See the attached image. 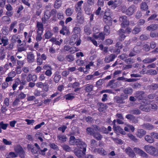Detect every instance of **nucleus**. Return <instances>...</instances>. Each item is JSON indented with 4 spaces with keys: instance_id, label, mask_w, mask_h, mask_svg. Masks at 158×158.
I'll use <instances>...</instances> for the list:
<instances>
[{
    "instance_id": "20",
    "label": "nucleus",
    "mask_w": 158,
    "mask_h": 158,
    "mask_svg": "<svg viewBox=\"0 0 158 158\" xmlns=\"http://www.w3.org/2000/svg\"><path fill=\"white\" fill-rule=\"evenodd\" d=\"M74 10L73 8L68 7L65 10L64 13L67 16H70L73 14Z\"/></svg>"
},
{
    "instance_id": "55",
    "label": "nucleus",
    "mask_w": 158,
    "mask_h": 158,
    "mask_svg": "<svg viewBox=\"0 0 158 158\" xmlns=\"http://www.w3.org/2000/svg\"><path fill=\"white\" fill-rule=\"evenodd\" d=\"M114 7H116L120 6L122 2V0H114Z\"/></svg>"
},
{
    "instance_id": "43",
    "label": "nucleus",
    "mask_w": 158,
    "mask_h": 158,
    "mask_svg": "<svg viewBox=\"0 0 158 158\" xmlns=\"http://www.w3.org/2000/svg\"><path fill=\"white\" fill-rule=\"evenodd\" d=\"M61 147L63 148L64 150L66 152H70L72 151L70 147L68 145L66 144H63L61 145Z\"/></svg>"
},
{
    "instance_id": "10",
    "label": "nucleus",
    "mask_w": 158,
    "mask_h": 158,
    "mask_svg": "<svg viewBox=\"0 0 158 158\" xmlns=\"http://www.w3.org/2000/svg\"><path fill=\"white\" fill-rule=\"evenodd\" d=\"M15 150L21 158H23L25 157V153L22 147H17L15 148Z\"/></svg>"
},
{
    "instance_id": "13",
    "label": "nucleus",
    "mask_w": 158,
    "mask_h": 158,
    "mask_svg": "<svg viewBox=\"0 0 158 158\" xmlns=\"http://www.w3.org/2000/svg\"><path fill=\"white\" fill-rule=\"evenodd\" d=\"M46 11L45 12L44 17V19L46 20H48L51 17V15L49 10L51 9V6L50 5L47 6L46 7Z\"/></svg>"
},
{
    "instance_id": "9",
    "label": "nucleus",
    "mask_w": 158,
    "mask_h": 158,
    "mask_svg": "<svg viewBox=\"0 0 158 158\" xmlns=\"http://www.w3.org/2000/svg\"><path fill=\"white\" fill-rule=\"evenodd\" d=\"M116 57L117 55L114 54H111L110 55L106 56L104 58V61L106 63H109L113 61Z\"/></svg>"
},
{
    "instance_id": "60",
    "label": "nucleus",
    "mask_w": 158,
    "mask_h": 158,
    "mask_svg": "<svg viewBox=\"0 0 158 158\" xmlns=\"http://www.w3.org/2000/svg\"><path fill=\"white\" fill-rule=\"evenodd\" d=\"M8 125V124L7 123L4 124L3 121H2L0 122V126L2 129L4 130L6 129Z\"/></svg>"
},
{
    "instance_id": "34",
    "label": "nucleus",
    "mask_w": 158,
    "mask_h": 158,
    "mask_svg": "<svg viewBox=\"0 0 158 158\" xmlns=\"http://www.w3.org/2000/svg\"><path fill=\"white\" fill-rule=\"evenodd\" d=\"M77 139H76L73 136L70 137L69 140V143L70 145H75L76 144V141Z\"/></svg>"
},
{
    "instance_id": "40",
    "label": "nucleus",
    "mask_w": 158,
    "mask_h": 158,
    "mask_svg": "<svg viewBox=\"0 0 158 158\" xmlns=\"http://www.w3.org/2000/svg\"><path fill=\"white\" fill-rule=\"evenodd\" d=\"M110 26L111 25H106L104 27V32L105 35H108L110 33Z\"/></svg>"
},
{
    "instance_id": "47",
    "label": "nucleus",
    "mask_w": 158,
    "mask_h": 158,
    "mask_svg": "<svg viewBox=\"0 0 158 158\" xmlns=\"http://www.w3.org/2000/svg\"><path fill=\"white\" fill-rule=\"evenodd\" d=\"M53 35V33L50 31H48L44 34L45 38L46 39H49L51 38Z\"/></svg>"
},
{
    "instance_id": "59",
    "label": "nucleus",
    "mask_w": 158,
    "mask_h": 158,
    "mask_svg": "<svg viewBox=\"0 0 158 158\" xmlns=\"http://www.w3.org/2000/svg\"><path fill=\"white\" fill-rule=\"evenodd\" d=\"M141 31V28L138 27H135L132 31V33L134 34L138 33Z\"/></svg>"
},
{
    "instance_id": "14",
    "label": "nucleus",
    "mask_w": 158,
    "mask_h": 158,
    "mask_svg": "<svg viewBox=\"0 0 158 158\" xmlns=\"http://www.w3.org/2000/svg\"><path fill=\"white\" fill-rule=\"evenodd\" d=\"M146 134V131L143 129H138L136 132V136L140 138H142Z\"/></svg>"
},
{
    "instance_id": "17",
    "label": "nucleus",
    "mask_w": 158,
    "mask_h": 158,
    "mask_svg": "<svg viewBox=\"0 0 158 158\" xmlns=\"http://www.w3.org/2000/svg\"><path fill=\"white\" fill-rule=\"evenodd\" d=\"M75 145H76L78 148H81V146H83V147L85 148L87 147V145L85 142L81 140V139H77L76 141V144Z\"/></svg>"
},
{
    "instance_id": "27",
    "label": "nucleus",
    "mask_w": 158,
    "mask_h": 158,
    "mask_svg": "<svg viewBox=\"0 0 158 158\" xmlns=\"http://www.w3.org/2000/svg\"><path fill=\"white\" fill-rule=\"evenodd\" d=\"M145 140L149 143H152L154 141V139L151 135H146L144 137Z\"/></svg>"
},
{
    "instance_id": "38",
    "label": "nucleus",
    "mask_w": 158,
    "mask_h": 158,
    "mask_svg": "<svg viewBox=\"0 0 158 158\" xmlns=\"http://www.w3.org/2000/svg\"><path fill=\"white\" fill-rule=\"evenodd\" d=\"M133 92V89L131 87H128L125 88L123 90L124 93L131 95Z\"/></svg>"
},
{
    "instance_id": "48",
    "label": "nucleus",
    "mask_w": 158,
    "mask_h": 158,
    "mask_svg": "<svg viewBox=\"0 0 158 158\" xmlns=\"http://www.w3.org/2000/svg\"><path fill=\"white\" fill-rule=\"evenodd\" d=\"M28 148H30L31 151L33 154H37L38 153V150L33 147V146L30 145H28Z\"/></svg>"
},
{
    "instance_id": "42",
    "label": "nucleus",
    "mask_w": 158,
    "mask_h": 158,
    "mask_svg": "<svg viewBox=\"0 0 158 158\" xmlns=\"http://www.w3.org/2000/svg\"><path fill=\"white\" fill-rule=\"evenodd\" d=\"M146 73L148 75H154L157 74V73L155 70L150 69L147 71Z\"/></svg>"
},
{
    "instance_id": "7",
    "label": "nucleus",
    "mask_w": 158,
    "mask_h": 158,
    "mask_svg": "<svg viewBox=\"0 0 158 158\" xmlns=\"http://www.w3.org/2000/svg\"><path fill=\"white\" fill-rule=\"evenodd\" d=\"M135 95V97L138 100H143L145 98L146 96L144 92L142 91H137Z\"/></svg>"
},
{
    "instance_id": "52",
    "label": "nucleus",
    "mask_w": 158,
    "mask_h": 158,
    "mask_svg": "<svg viewBox=\"0 0 158 158\" xmlns=\"http://www.w3.org/2000/svg\"><path fill=\"white\" fill-rule=\"evenodd\" d=\"M18 156V155L16 154L14 152H10L9 154L7 155L6 158H14Z\"/></svg>"
},
{
    "instance_id": "2",
    "label": "nucleus",
    "mask_w": 158,
    "mask_h": 158,
    "mask_svg": "<svg viewBox=\"0 0 158 158\" xmlns=\"http://www.w3.org/2000/svg\"><path fill=\"white\" fill-rule=\"evenodd\" d=\"M128 96L125 94H122L120 96H116L114 98V102L120 104H124L125 103L124 100L128 98Z\"/></svg>"
},
{
    "instance_id": "58",
    "label": "nucleus",
    "mask_w": 158,
    "mask_h": 158,
    "mask_svg": "<svg viewBox=\"0 0 158 158\" xmlns=\"http://www.w3.org/2000/svg\"><path fill=\"white\" fill-rule=\"evenodd\" d=\"M99 132L106 134H108V133L107 128L103 126L100 127Z\"/></svg>"
},
{
    "instance_id": "21",
    "label": "nucleus",
    "mask_w": 158,
    "mask_h": 158,
    "mask_svg": "<svg viewBox=\"0 0 158 158\" xmlns=\"http://www.w3.org/2000/svg\"><path fill=\"white\" fill-rule=\"evenodd\" d=\"M37 76L35 75L29 74L27 78V80L28 82H29L31 81H35L37 80Z\"/></svg>"
},
{
    "instance_id": "56",
    "label": "nucleus",
    "mask_w": 158,
    "mask_h": 158,
    "mask_svg": "<svg viewBox=\"0 0 158 158\" xmlns=\"http://www.w3.org/2000/svg\"><path fill=\"white\" fill-rule=\"evenodd\" d=\"M80 85L79 82H75L73 84H70L69 85V87L71 86L73 88H76L77 87H78Z\"/></svg>"
},
{
    "instance_id": "36",
    "label": "nucleus",
    "mask_w": 158,
    "mask_h": 158,
    "mask_svg": "<svg viewBox=\"0 0 158 158\" xmlns=\"http://www.w3.org/2000/svg\"><path fill=\"white\" fill-rule=\"evenodd\" d=\"M149 38V36L148 34H142L139 37V39L142 41L147 40Z\"/></svg>"
},
{
    "instance_id": "25",
    "label": "nucleus",
    "mask_w": 158,
    "mask_h": 158,
    "mask_svg": "<svg viewBox=\"0 0 158 158\" xmlns=\"http://www.w3.org/2000/svg\"><path fill=\"white\" fill-rule=\"evenodd\" d=\"M62 4L61 0H56L54 2V7L56 9H58L61 6Z\"/></svg>"
},
{
    "instance_id": "41",
    "label": "nucleus",
    "mask_w": 158,
    "mask_h": 158,
    "mask_svg": "<svg viewBox=\"0 0 158 158\" xmlns=\"http://www.w3.org/2000/svg\"><path fill=\"white\" fill-rule=\"evenodd\" d=\"M140 7L141 9L143 10H145L148 9V6L147 3L144 2L141 3Z\"/></svg>"
},
{
    "instance_id": "30",
    "label": "nucleus",
    "mask_w": 158,
    "mask_h": 158,
    "mask_svg": "<svg viewBox=\"0 0 158 158\" xmlns=\"http://www.w3.org/2000/svg\"><path fill=\"white\" fill-rule=\"evenodd\" d=\"M36 26L38 28V29L37 30V31H38V32H40V31H41V32L43 33L44 30L43 24L41 22H38L37 23Z\"/></svg>"
},
{
    "instance_id": "39",
    "label": "nucleus",
    "mask_w": 158,
    "mask_h": 158,
    "mask_svg": "<svg viewBox=\"0 0 158 158\" xmlns=\"http://www.w3.org/2000/svg\"><path fill=\"white\" fill-rule=\"evenodd\" d=\"M127 136L128 137L132 140L135 142H137L138 141V139L136 138V137L130 133H128L127 134Z\"/></svg>"
},
{
    "instance_id": "49",
    "label": "nucleus",
    "mask_w": 158,
    "mask_h": 158,
    "mask_svg": "<svg viewBox=\"0 0 158 158\" xmlns=\"http://www.w3.org/2000/svg\"><path fill=\"white\" fill-rule=\"evenodd\" d=\"M86 132L88 135H92L94 132V131L93 128L90 127H88L86 129Z\"/></svg>"
},
{
    "instance_id": "18",
    "label": "nucleus",
    "mask_w": 158,
    "mask_h": 158,
    "mask_svg": "<svg viewBox=\"0 0 158 158\" xmlns=\"http://www.w3.org/2000/svg\"><path fill=\"white\" fill-rule=\"evenodd\" d=\"M94 152L95 153H98L102 155H106V152L102 148H95Z\"/></svg>"
},
{
    "instance_id": "29",
    "label": "nucleus",
    "mask_w": 158,
    "mask_h": 158,
    "mask_svg": "<svg viewBox=\"0 0 158 158\" xmlns=\"http://www.w3.org/2000/svg\"><path fill=\"white\" fill-rule=\"evenodd\" d=\"M92 135L94 138L98 140H101L103 137L102 136L99 132H96L95 131Z\"/></svg>"
},
{
    "instance_id": "54",
    "label": "nucleus",
    "mask_w": 158,
    "mask_h": 158,
    "mask_svg": "<svg viewBox=\"0 0 158 158\" xmlns=\"http://www.w3.org/2000/svg\"><path fill=\"white\" fill-rule=\"evenodd\" d=\"M9 32V28L8 27H5L2 29V33L4 35H8Z\"/></svg>"
},
{
    "instance_id": "45",
    "label": "nucleus",
    "mask_w": 158,
    "mask_h": 158,
    "mask_svg": "<svg viewBox=\"0 0 158 158\" xmlns=\"http://www.w3.org/2000/svg\"><path fill=\"white\" fill-rule=\"evenodd\" d=\"M54 75V81L55 83H57L59 82L60 79L61 78V76L60 75L57 73H55Z\"/></svg>"
},
{
    "instance_id": "23",
    "label": "nucleus",
    "mask_w": 158,
    "mask_h": 158,
    "mask_svg": "<svg viewBox=\"0 0 158 158\" xmlns=\"http://www.w3.org/2000/svg\"><path fill=\"white\" fill-rule=\"evenodd\" d=\"M84 9L85 13L88 15H89L92 13L91 8L90 6L87 4L84 5Z\"/></svg>"
},
{
    "instance_id": "11",
    "label": "nucleus",
    "mask_w": 158,
    "mask_h": 158,
    "mask_svg": "<svg viewBox=\"0 0 158 158\" xmlns=\"http://www.w3.org/2000/svg\"><path fill=\"white\" fill-rule=\"evenodd\" d=\"M139 109L142 111L146 112H149L151 110V106L147 103L144 104L140 105L139 106Z\"/></svg>"
},
{
    "instance_id": "61",
    "label": "nucleus",
    "mask_w": 158,
    "mask_h": 158,
    "mask_svg": "<svg viewBox=\"0 0 158 158\" xmlns=\"http://www.w3.org/2000/svg\"><path fill=\"white\" fill-rule=\"evenodd\" d=\"M20 81L19 79H17L16 80L15 83L14 84L12 85V88L13 90H15L17 87L18 85L19 84V82Z\"/></svg>"
},
{
    "instance_id": "12",
    "label": "nucleus",
    "mask_w": 158,
    "mask_h": 158,
    "mask_svg": "<svg viewBox=\"0 0 158 158\" xmlns=\"http://www.w3.org/2000/svg\"><path fill=\"white\" fill-rule=\"evenodd\" d=\"M35 56L34 54L31 52H30L27 54V59L28 62L31 63L35 60Z\"/></svg>"
},
{
    "instance_id": "26",
    "label": "nucleus",
    "mask_w": 158,
    "mask_h": 158,
    "mask_svg": "<svg viewBox=\"0 0 158 158\" xmlns=\"http://www.w3.org/2000/svg\"><path fill=\"white\" fill-rule=\"evenodd\" d=\"M156 60V58L155 57L153 58H151L149 57L146 58L143 60V62L145 64H148L152 63Z\"/></svg>"
},
{
    "instance_id": "24",
    "label": "nucleus",
    "mask_w": 158,
    "mask_h": 158,
    "mask_svg": "<svg viewBox=\"0 0 158 158\" xmlns=\"http://www.w3.org/2000/svg\"><path fill=\"white\" fill-rule=\"evenodd\" d=\"M23 42L24 43H23L19 44L20 47H19L18 48V51L19 52H21L23 51H25L27 49V47L25 45L26 43L24 41Z\"/></svg>"
},
{
    "instance_id": "50",
    "label": "nucleus",
    "mask_w": 158,
    "mask_h": 158,
    "mask_svg": "<svg viewBox=\"0 0 158 158\" xmlns=\"http://www.w3.org/2000/svg\"><path fill=\"white\" fill-rule=\"evenodd\" d=\"M20 36V35L17 34L13 35L11 38V41L13 43H15L17 41V40L19 39Z\"/></svg>"
},
{
    "instance_id": "57",
    "label": "nucleus",
    "mask_w": 158,
    "mask_h": 158,
    "mask_svg": "<svg viewBox=\"0 0 158 158\" xmlns=\"http://www.w3.org/2000/svg\"><path fill=\"white\" fill-rule=\"evenodd\" d=\"M37 34L36 37V40L37 41H40L42 39V35L43 33L38 32V31H37Z\"/></svg>"
},
{
    "instance_id": "1",
    "label": "nucleus",
    "mask_w": 158,
    "mask_h": 158,
    "mask_svg": "<svg viewBox=\"0 0 158 158\" xmlns=\"http://www.w3.org/2000/svg\"><path fill=\"white\" fill-rule=\"evenodd\" d=\"M143 148L145 151L154 157L158 156V149L153 146L149 145H145Z\"/></svg>"
},
{
    "instance_id": "15",
    "label": "nucleus",
    "mask_w": 158,
    "mask_h": 158,
    "mask_svg": "<svg viewBox=\"0 0 158 158\" xmlns=\"http://www.w3.org/2000/svg\"><path fill=\"white\" fill-rule=\"evenodd\" d=\"M76 18L78 23L81 24L84 22V18L82 13L78 12Z\"/></svg>"
},
{
    "instance_id": "44",
    "label": "nucleus",
    "mask_w": 158,
    "mask_h": 158,
    "mask_svg": "<svg viewBox=\"0 0 158 158\" xmlns=\"http://www.w3.org/2000/svg\"><path fill=\"white\" fill-rule=\"evenodd\" d=\"M94 37L96 39L99 38L102 40H104L105 38L104 35L102 33H100L98 35H94Z\"/></svg>"
},
{
    "instance_id": "46",
    "label": "nucleus",
    "mask_w": 158,
    "mask_h": 158,
    "mask_svg": "<svg viewBox=\"0 0 158 158\" xmlns=\"http://www.w3.org/2000/svg\"><path fill=\"white\" fill-rule=\"evenodd\" d=\"M149 89L151 90H155L158 88V84H153L148 86Z\"/></svg>"
},
{
    "instance_id": "37",
    "label": "nucleus",
    "mask_w": 158,
    "mask_h": 158,
    "mask_svg": "<svg viewBox=\"0 0 158 158\" xmlns=\"http://www.w3.org/2000/svg\"><path fill=\"white\" fill-rule=\"evenodd\" d=\"M114 80H111L107 84L108 86H110L111 88H115L116 87V84L118 83V82H116L114 83Z\"/></svg>"
},
{
    "instance_id": "8",
    "label": "nucleus",
    "mask_w": 158,
    "mask_h": 158,
    "mask_svg": "<svg viewBox=\"0 0 158 158\" xmlns=\"http://www.w3.org/2000/svg\"><path fill=\"white\" fill-rule=\"evenodd\" d=\"M8 44V39L7 37L5 36H2V33H0V44L4 46H6Z\"/></svg>"
},
{
    "instance_id": "62",
    "label": "nucleus",
    "mask_w": 158,
    "mask_h": 158,
    "mask_svg": "<svg viewBox=\"0 0 158 158\" xmlns=\"http://www.w3.org/2000/svg\"><path fill=\"white\" fill-rule=\"evenodd\" d=\"M93 86L91 85L86 87L85 89L87 92H89L93 90Z\"/></svg>"
},
{
    "instance_id": "51",
    "label": "nucleus",
    "mask_w": 158,
    "mask_h": 158,
    "mask_svg": "<svg viewBox=\"0 0 158 158\" xmlns=\"http://www.w3.org/2000/svg\"><path fill=\"white\" fill-rule=\"evenodd\" d=\"M81 31V29L79 27H74L73 30V32L74 34H79Z\"/></svg>"
},
{
    "instance_id": "53",
    "label": "nucleus",
    "mask_w": 158,
    "mask_h": 158,
    "mask_svg": "<svg viewBox=\"0 0 158 158\" xmlns=\"http://www.w3.org/2000/svg\"><path fill=\"white\" fill-rule=\"evenodd\" d=\"M84 32L87 35H89L91 33V31L89 27L85 26L84 27Z\"/></svg>"
},
{
    "instance_id": "31",
    "label": "nucleus",
    "mask_w": 158,
    "mask_h": 158,
    "mask_svg": "<svg viewBox=\"0 0 158 158\" xmlns=\"http://www.w3.org/2000/svg\"><path fill=\"white\" fill-rule=\"evenodd\" d=\"M57 138L58 140L61 142H65L67 139L66 135H57Z\"/></svg>"
},
{
    "instance_id": "19",
    "label": "nucleus",
    "mask_w": 158,
    "mask_h": 158,
    "mask_svg": "<svg viewBox=\"0 0 158 158\" xmlns=\"http://www.w3.org/2000/svg\"><path fill=\"white\" fill-rule=\"evenodd\" d=\"M158 29V24H153L148 26L146 30L149 31H154Z\"/></svg>"
},
{
    "instance_id": "6",
    "label": "nucleus",
    "mask_w": 158,
    "mask_h": 158,
    "mask_svg": "<svg viewBox=\"0 0 158 158\" xmlns=\"http://www.w3.org/2000/svg\"><path fill=\"white\" fill-rule=\"evenodd\" d=\"M136 7L134 5H132L130 6L127 9L126 15L128 16H131L136 11Z\"/></svg>"
},
{
    "instance_id": "64",
    "label": "nucleus",
    "mask_w": 158,
    "mask_h": 158,
    "mask_svg": "<svg viewBox=\"0 0 158 158\" xmlns=\"http://www.w3.org/2000/svg\"><path fill=\"white\" fill-rule=\"evenodd\" d=\"M133 51L135 53H139L140 52L141 49L138 46H137L134 47L133 49Z\"/></svg>"
},
{
    "instance_id": "63",
    "label": "nucleus",
    "mask_w": 158,
    "mask_h": 158,
    "mask_svg": "<svg viewBox=\"0 0 158 158\" xmlns=\"http://www.w3.org/2000/svg\"><path fill=\"white\" fill-rule=\"evenodd\" d=\"M142 49L146 52H148L150 50V47L148 44H145L143 46Z\"/></svg>"
},
{
    "instance_id": "16",
    "label": "nucleus",
    "mask_w": 158,
    "mask_h": 158,
    "mask_svg": "<svg viewBox=\"0 0 158 158\" xmlns=\"http://www.w3.org/2000/svg\"><path fill=\"white\" fill-rule=\"evenodd\" d=\"M125 152L131 158L134 157L135 155L133 151L130 147H127L125 149Z\"/></svg>"
},
{
    "instance_id": "28",
    "label": "nucleus",
    "mask_w": 158,
    "mask_h": 158,
    "mask_svg": "<svg viewBox=\"0 0 158 158\" xmlns=\"http://www.w3.org/2000/svg\"><path fill=\"white\" fill-rule=\"evenodd\" d=\"M74 94L70 93L67 94L64 96V98L66 100H73L75 98L74 95Z\"/></svg>"
},
{
    "instance_id": "4",
    "label": "nucleus",
    "mask_w": 158,
    "mask_h": 158,
    "mask_svg": "<svg viewBox=\"0 0 158 158\" xmlns=\"http://www.w3.org/2000/svg\"><path fill=\"white\" fill-rule=\"evenodd\" d=\"M103 20L107 25H112V19L110 16L109 13L106 12H105V15L103 16Z\"/></svg>"
},
{
    "instance_id": "22",
    "label": "nucleus",
    "mask_w": 158,
    "mask_h": 158,
    "mask_svg": "<svg viewBox=\"0 0 158 158\" xmlns=\"http://www.w3.org/2000/svg\"><path fill=\"white\" fill-rule=\"evenodd\" d=\"M114 130L117 132H119L123 135H125L126 132L123 130L119 126H116L113 127Z\"/></svg>"
},
{
    "instance_id": "33",
    "label": "nucleus",
    "mask_w": 158,
    "mask_h": 158,
    "mask_svg": "<svg viewBox=\"0 0 158 158\" xmlns=\"http://www.w3.org/2000/svg\"><path fill=\"white\" fill-rule=\"evenodd\" d=\"M129 113L131 114H133L138 115L141 113V111L140 110L137 108H135L132 110H131L129 111Z\"/></svg>"
},
{
    "instance_id": "5",
    "label": "nucleus",
    "mask_w": 158,
    "mask_h": 158,
    "mask_svg": "<svg viewBox=\"0 0 158 158\" xmlns=\"http://www.w3.org/2000/svg\"><path fill=\"white\" fill-rule=\"evenodd\" d=\"M86 148H83V150H79L74 152V154L79 158H84L85 154Z\"/></svg>"
},
{
    "instance_id": "3",
    "label": "nucleus",
    "mask_w": 158,
    "mask_h": 158,
    "mask_svg": "<svg viewBox=\"0 0 158 158\" xmlns=\"http://www.w3.org/2000/svg\"><path fill=\"white\" fill-rule=\"evenodd\" d=\"M119 20L121 22V25L123 28H125L129 24V22L127 20V18L126 16H122L120 17Z\"/></svg>"
},
{
    "instance_id": "32",
    "label": "nucleus",
    "mask_w": 158,
    "mask_h": 158,
    "mask_svg": "<svg viewBox=\"0 0 158 158\" xmlns=\"http://www.w3.org/2000/svg\"><path fill=\"white\" fill-rule=\"evenodd\" d=\"M142 126L143 128L148 130H151L154 128L153 125L148 123H144Z\"/></svg>"
},
{
    "instance_id": "35",
    "label": "nucleus",
    "mask_w": 158,
    "mask_h": 158,
    "mask_svg": "<svg viewBox=\"0 0 158 158\" xmlns=\"http://www.w3.org/2000/svg\"><path fill=\"white\" fill-rule=\"evenodd\" d=\"M65 59L67 61L70 62L73 61L75 59L74 56L71 54L66 55Z\"/></svg>"
}]
</instances>
